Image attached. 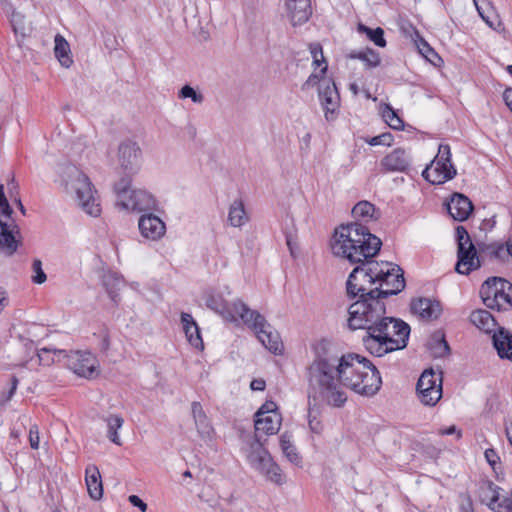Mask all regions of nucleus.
<instances>
[{
	"label": "nucleus",
	"mask_w": 512,
	"mask_h": 512,
	"mask_svg": "<svg viewBox=\"0 0 512 512\" xmlns=\"http://www.w3.org/2000/svg\"><path fill=\"white\" fill-rule=\"evenodd\" d=\"M454 433H457V438L461 437V432L457 430L456 426L452 425L448 428L440 430L441 435H452Z\"/></svg>",
	"instance_id": "nucleus-63"
},
{
	"label": "nucleus",
	"mask_w": 512,
	"mask_h": 512,
	"mask_svg": "<svg viewBox=\"0 0 512 512\" xmlns=\"http://www.w3.org/2000/svg\"><path fill=\"white\" fill-rule=\"evenodd\" d=\"M241 300H237L229 304L220 294L209 293L205 296V305L207 308L213 310L221 315L224 319L234 322L239 318L238 313L234 310V305Z\"/></svg>",
	"instance_id": "nucleus-19"
},
{
	"label": "nucleus",
	"mask_w": 512,
	"mask_h": 512,
	"mask_svg": "<svg viewBox=\"0 0 512 512\" xmlns=\"http://www.w3.org/2000/svg\"><path fill=\"white\" fill-rule=\"evenodd\" d=\"M470 321L473 325H475L478 329L491 333L495 332L497 329V321L493 317V315L484 309H478L473 311L470 314Z\"/></svg>",
	"instance_id": "nucleus-30"
},
{
	"label": "nucleus",
	"mask_w": 512,
	"mask_h": 512,
	"mask_svg": "<svg viewBox=\"0 0 512 512\" xmlns=\"http://www.w3.org/2000/svg\"><path fill=\"white\" fill-rule=\"evenodd\" d=\"M9 299L7 296L6 291L4 288L0 286V314L2 313L3 309L8 305Z\"/></svg>",
	"instance_id": "nucleus-61"
},
{
	"label": "nucleus",
	"mask_w": 512,
	"mask_h": 512,
	"mask_svg": "<svg viewBox=\"0 0 512 512\" xmlns=\"http://www.w3.org/2000/svg\"><path fill=\"white\" fill-rule=\"evenodd\" d=\"M55 348H42L38 352V358L40 364L50 365L54 361H58V357L54 354Z\"/></svg>",
	"instance_id": "nucleus-44"
},
{
	"label": "nucleus",
	"mask_w": 512,
	"mask_h": 512,
	"mask_svg": "<svg viewBox=\"0 0 512 512\" xmlns=\"http://www.w3.org/2000/svg\"><path fill=\"white\" fill-rule=\"evenodd\" d=\"M255 435L245 453L249 465L263 475L268 481L281 486L286 482L285 475L280 466L273 460L269 451L257 437V433L265 435L277 434L281 427L282 417L280 413H272L263 416H255Z\"/></svg>",
	"instance_id": "nucleus-4"
},
{
	"label": "nucleus",
	"mask_w": 512,
	"mask_h": 512,
	"mask_svg": "<svg viewBox=\"0 0 512 512\" xmlns=\"http://www.w3.org/2000/svg\"><path fill=\"white\" fill-rule=\"evenodd\" d=\"M456 239L458 244L457 263L455 270L462 275H468L470 272L478 269L481 264L477 251L467 230L463 226L456 228Z\"/></svg>",
	"instance_id": "nucleus-11"
},
{
	"label": "nucleus",
	"mask_w": 512,
	"mask_h": 512,
	"mask_svg": "<svg viewBox=\"0 0 512 512\" xmlns=\"http://www.w3.org/2000/svg\"><path fill=\"white\" fill-rule=\"evenodd\" d=\"M319 97L325 110L327 121L335 119V112L339 107V93L335 83L330 79H324L320 84Z\"/></svg>",
	"instance_id": "nucleus-14"
},
{
	"label": "nucleus",
	"mask_w": 512,
	"mask_h": 512,
	"mask_svg": "<svg viewBox=\"0 0 512 512\" xmlns=\"http://www.w3.org/2000/svg\"><path fill=\"white\" fill-rule=\"evenodd\" d=\"M381 240L368 227L353 222L340 225L330 240L331 252L335 257L358 264L373 258L380 250Z\"/></svg>",
	"instance_id": "nucleus-3"
},
{
	"label": "nucleus",
	"mask_w": 512,
	"mask_h": 512,
	"mask_svg": "<svg viewBox=\"0 0 512 512\" xmlns=\"http://www.w3.org/2000/svg\"><path fill=\"white\" fill-rule=\"evenodd\" d=\"M392 141V135L390 133H384L382 135H378V136H375V137H372L368 143L371 145V146H376V145H390Z\"/></svg>",
	"instance_id": "nucleus-51"
},
{
	"label": "nucleus",
	"mask_w": 512,
	"mask_h": 512,
	"mask_svg": "<svg viewBox=\"0 0 512 512\" xmlns=\"http://www.w3.org/2000/svg\"><path fill=\"white\" fill-rule=\"evenodd\" d=\"M138 228L141 236L151 241L160 240L166 233L165 222L153 213L141 215Z\"/></svg>",
	"instance_id": "nucleus-17"
},
{
	"label": "nucleus",
	"mask_w": 512,
	"mask_h": 512,
	"mask_svg": "<svg viewBox=\"0 0 512 512\" xmlns=\"http://www.w3.org/2000/svg\"><path fill=\"white\" fill-rule=\"evenodd\" d=\"M501 488L490 480H482L478 484V497L481 503L487 505L494 511L496 504L500 499Z\"/></svg>",
	"instance_id": "nucleus-27"
},
{
	"label": "nucleus",
	"mask_w": 512,
	"mask_h": 512,
	"mask_svg": "<svg viewBox=\"0 0 512 512\" xmlns=\"http://www.w3.org/2000/svg\"><path fill=\"white\" fill-rule=\"evenodd\" d=\"M285 7L293 26L307 22L312 14L310 0H286Z\"/></svg>",
	"instance_id": "nucleus-21"
},
{
	"label": "nucleus",
	"mask_w": 512,
	"mask_h": 512,
	"mask_svg": "<svg viewBox=\"0 0 512 512\" xmlns=\"http://www.w3.org/2000/svg\"><path fill=\"white\" fill-rule=\"evenodd\" d=\"M29 442L32 449H38L40 443L39 429L37 425H32L29 429Z\"/></svg>",
	"instance_id": "nucleus-52"
},
{
	"label": "nucleus",
	"mask_w": 512,
	"mask_h": 512,
	"mask_svg": "<svg viewBox=\"0 0 512 512\" xmlns=\"http://www.w3.org/2000/svg\"><path fill=\"white\" fill-rule=\"evenodd\" d=\"M132 190L131 179L129 176L123 177L118 182H116L114 185V192L117 196L116 205L120 206Z\"/></svg>",
	"instance_id": "nucleus-38"
},
{
	"label": "nucleus",
	"mask_w": 512,
	"mask_h": 512,
	"mask_svg": "<svg viewBox=\"0 0 512 512\" xmlns=\"http://www.w3.org/2000/svg\"><path fill=\"white\" fill-rule=\"evenodd\" d=\"M493 346L501 359L512 361V333L504 327H498L492 336Z\"/></svg>",
	"instance_id": "nucleus-25"
},
{
	"label": "nucleus",
	"mask_w": 512,
	"mask_h": 512,
	"mask_svg": "<svg viewBox=\"0 0 512 512\" xmlns=\"http://www.w3.org/2000/svg\"><path fill=\"white\" fill-rule=\"evenodd\" d=\"M55 47H54V54L55 57L58 59L60 64L65 67L69 68L72 63V57H71V51H70V45L67 42V40L60 34H57L55 36Z\"/></svg>",
	"instance_id": "nucleus-32"
},
{
	"label": "nucleus",
	"mask_w": 512,
	"mask_h": 512,
	"mask_svg": "<svg viewBox=\"0 0 512 512\" xmlns=\"http://www.w3.org/2000/svg\"><path fill=\"white\" fill-rule=\"evenodd\" d=\"M352 215L357 223H368L380 217V211L369 201H360L352 209Z\"/></svg>",
	"instance_id": "nucleus-29"
},
{
	"label": "nucleus",
	"mask_w": 512,
	"mask_h": 512,
	"mask_svg": "<svg viewBox=\"0 0 512 512\" xmlns=\"http://www.w3.org/2000/svg\"><path fill=\"white\" fill-rule=\"evenodd\" d=\"M309 399H321L333 407L347 401L343 388L363 396H373L381 388L382 379L376 366L358 354H338L323 347L308 367Z\"/></svg>",
	"instance_id": "nucleus-1"
},
{
	"label": "nucleus",
	"mask_w": 512,
	"mask_h": 512,
	"mask_svg": "<svg viewBox=\"0 0 512 512\" xmlns=\"http://www.w3.org/2000/svg\"><path fill=\"white\" fill-rule=\"evenodd\" d=\"M382 117L386 123L395 130H400L404 126L403 120L398 116L396 111L389 105H385L382 109Z\"/></svg>",
	"instance_id": "nucleus-39"
},
{
	"label": "nucleus",
	"mask_w": 512,
	"mask_h": 512,
	"mask_svg": "<svg viewBox=\"0 0 512 512\" xmlns=\"http://www.w3.org/2000/svg\"><path fill=\"white\" fill-rule=\"evenodd\" d=\"M250 387L254 391H262L265 389V381L262 379H255L251 382Z\"/></svg>",
	"instance_id": "nucleus-62"
},
{
	"label": "nucleus",
	"mask_w": 512,
	"mask_h": 512,
	"mask_svg": "<svg viewBox=\"0 0 512 512\" xmlns=\"http://www.w3.org/2000/svg\"><path fill=\"white\" fill-rule=\"evenodd\" d=\"M191 414L194 420V424L197 433L201 440L206 444H211L216 439V432L211 424L210 419L205 413L202 405L198 401H194L191 404Z\"/></svg>",
	"instance_id": "nucleus-15"
},
{
	"label": "nucleus",
	"mask_w": 512,
	"mask_h": 512,
	"mask_svg": "<svg viewBox=\"0 0 512 512\" xmlns=\"http://www.w3.org/2000/svg\"><path fill=\"white\" fill-rule=\"evenodd\" d=\"M449 215L456 221L463 222L468 219L473 211L471 200L461 193H454L447 203Z\"/></svg>",
	"instance_id": "nucleus-20"
},
{
	"label": "nucleus",
	"mask_w": 512,
	"mask_h": 512,
	"mask_svg": "<svg viewBox=\"0 0 512 512\" xmlns=\"http://www.w3.org/2000/svg\"><path fill=\"white\" fill-rule=\"evenodd\" d=\"M494 512H512V489L507 496L499 499Z\"/></svg>",
	"instance_id": "nucleus-47"
},
{
	"label": "nucleus",
	"mask_w": 512,
	"mask_h": 512,
	"mask_svg": "<svg viewBox=\"0 0 512 512\" xmlns=\"http://www.w3.org/2000/svg\"><path fill=\"white\" fill-rule=\"evenodd\" d=\"M310 52L313 57V64L316 66H320L319 56H320L321 60L324 62L323 51H322L321 45L320 44L310 45Z\"/></svg>",
	"instance_id": "nucleus-54"
},
{
	"label": "nucleus",
	"mask_w": 512,
	"mask_h": 512,
	"mask_svg": "<svg viewBox=\"0 0 512 512\" xmlns=\"http://www.w3.org/2000/svg\"><path fill=\"white\" fill-rule=\"evenodd\" d=\"M10 22L15 34H20L21 36L26 35V25H25V17L21 13L12 10L10 15Z\"/></svg>",
	"instance_id": "nucleus-40"
},
{
	"label": "nucleus",
	"mask_w": 512,
	"mask_h": 512,
	"mask_svg": "<svg viewBox=\"0 0 512 512\" xmlns=\"http://www.w3.org/2000/svg\"><path fill=\"white\" fill-rule=\"evenodd\" d=\"M239 319L251 328L262 345L275 355L283 352V342L279 333L266 321L265 317L256 310H251L244 302L234 305Z\"/></svg>",
	"instance_id": "nucleus-6"
},
{
	"label": "nucleus",
	"mask_w": 512,
	"mask_h": 512,
	"mask_svg": "<svg viewBox=\"0 0 512 512\" xmlns=\"http://www.w3.org/2000/svg\"><path fill=\"white\" fill-rule=\"evenodd\" d=\"M178 96L182 99L190 98L196 104H201L204 101V96L190 85L183 86L180 89Z\"/></svg>",
	"instance_id": "nucleus-43"
},
{
	"label": "nucleus",
	"mask_w": 512,
	"mask_h": 512,
	"mask_svg": "<svg viewBox=\"0 0 512 512\" xmlns=\"http://www.w3.org/2000/svg\"><path fill=\"white\" fill-rule=\"evenodd\" d=\"M348 58L363 61L367 68H375L381 63L379 53L371 48H366L362 51H351L348 54Z\"/></svg>",
	"instance_id": "nucleus-34"
},
{
	"label": "nucleus",
	"mask_w": 512,
	"mask_h": 512,
	"mask_svg": "<svg viewBox=\"0 0 512 512\" xmlns=\"http://www.w3.org/2000/svg\"><path fill=\"white\" fill-rule=\"evenodd\" d=\"M309 427L312 432L319 434L322 431V425L319 420L315 417L311 418V414H309Z\"/></svg>",
	"instance_id": "nucleus-57"
},
{
	"label": "nucleus",
	"mask_w": 512,
	"mask_h": 512,
	"mask_svg": "<svg viewBox=\"0 0 512 512\" xmlns=\"http://www.w3.org/2000/svg\"><path fill=\"white\" fill-rule=\"evenodd\" d=\"M485 251L489 256L496 259H502L507 254L506 246L497 243L487 245Z\"/></svg>",
	"instance_id": "nucleus-45"
},
{
	"label": "nucleus",
	"mask_w": 512,
	"mask_h": 512,
	"mask_svg": "<svg viewBox=\"0 0 512 512\" xmlns=\"http://www.w3.org/2000/svg\"><path fill=\"white\" fill-rule=\"evenodd\" d=\"M484 305L492 310L512 309V283L501 277H490L480 287Z\"/></svg>",
	"instance_id": "nucleus-8"
},
{
	"label": "nucleus",
	"mask_w": 512,
	"mask_h": 512,
	"mask_svg": "<svg viewBox=\"0 0 512 512\" xmlns=\"http://www.w3.org/2000/svg\"><path fill=\"white\" fill-rule=\"evenodd\" d=\"M431 163H435V165L439 166V164H444L448 167V165H453L451 161V150L448 144H440L438 148V153L431 161Z\"/></svg>",
	"instance_id": "nucleus-41"
},
{
	"label": "nucleus",
	"mask_w": 512,
	"mask_h": 512,
	"mask_svg": "<svg viewBox=\"0 0 512 512\" xmlns=\"http://www.w3.org/2000/svg\"><path fill=\"white\" fill-rule=\"evenodd\" d=\"M128 501L135 507H138L142 512L147 510V504L142 501L137 495H130Z\"/></svg>",
	"instance_id": "nucleus-56"
},
{
	"label": "nucleus",
	"mask_w": 512,
	"mask_h": 512,
	"mask_svg": "<svg viewBox=\"0 0 512 512\" xmlns=\"http://www.w3.org/2000/svg\"><path fill=\"white\" fill-rule=\"evenodd\" d=\"M456 174L457 170L454 165H448L447 167L444 164H439L437 166L435 163H430L422 172L423 178L433 185L443 184L453 179Z\"/></svg>",
	"instance_id": "nucleus-22"
},
{
	"label": "nucleus",
	"mask_w": 512,
	"mask_h": 512,
	"mask_svg": "<svg viewBox=\"0 0 512 512\" xmlns=\"http://www.w3.org/2000/svg\"><path fill=\"white\" fill-rule=\"evenodd\" d=\"M280 447L284 456L291 463L295 465H299L301 463V457L292 443V435L290 433L285 432L280 436Z\"/></svg>",
	"instance_id": "nucleus-35"
},
{
	"label": "nucleus",
	"mask_w": 512,
	"mask_h": 512,
	"mask_svg": "<svg viewBox=\"0 0 512 512\" xmlns=\"http://www.w3.org/2000/svg\"><path fill=\"white\" fill-rule=\"evenodd\" d=\"M0 209L2 213L6 216H10L12 213V208L10 207L8 200L4 194L3 185H0Z\"/></svg>",
	"instance_id": "nucleus-55"
},
{
	"label": "nucleus",
	"mask_w": 512,
	"mask_h": 512,
	"mask_svg": "<svg viewBox=\"0 0 512 512\" xmlns=\"http://www.w3.org/2000/svg\"><path fill=\"white\" fill-rule=\"evenodd\" d=\"M384 172H407L411 165L409 153L402 148H396L381 160Z\"/></svg>",
	"instance_id": "nucleus-18"
},
{
	"label": "nucleus",
	"mask_w": 512,
	"mask_h": 512,
	"mask_svg": "<svg viewBox=\"0 0 512 512\" xmlns=\"http://www.w3.org/2000/svg\"><path fill=\"white\" fill-rule=\"evenodd\" d=\"M272 413H279L278 407L274 401H266L256 412L255 416H263Z\"/></svg>",
	"instance_id": "nucleus-49"
},
{
	"label": "nucleus",
	"mask_w": 512,
	"mask_h": 512,
	"mask_svg": "<svg viewBox=\"0 0 512 512\" xmlns=\"http://www.w3.org/2000/svg\"><path fill=\"white\" fill-rule=\"evenodd\" d=\"M228 223L232 227L240 228L249 221L242 199H235L229 206Z\"/></svg>",
	"instance_id": "nucleus-31"
},
{
	"label": "nucleus",
	"mask_w": 512,
	"mask_h": 512,
	"mask_svg": "<svg viewBox=\"0 0 512 512\" xmlns=\"http://www.w3.org/2000/svg\"><path fill=\"white\" fill-rule=\"evenodd\" d=\"M18 379L16 376H12L11 377V384H10V387L7 391H4L2 393V397H1V405H4L6 403H8L12 397L14 396L16 390H17V387H18Z\"/></svg>",
	"instance_id": "nucleus-48"
},
{
	"label": "nucleus",
	"mask_w": 512,
	"mask_h": 512,
	"mask_svg": "<svg viewBox=\"0 0 512 512\" xmlns=\"http://www.w3.org/2000/svg\"><path fill=\"white\" fill-rule=\"evenodd\" d=\"M411 310L423 319H437L442 312L439 301L430 298H419L411 302Z\"/></svg>",
	"instance_id": "nucleus-24"
},
{
	"label": "nucleus",
	"mask_w": 512,
	"mask_h": 512,
	"mask_svg": "<svg viewBox=\"0 0 512 512\" xmlns=\"http://www.w3.org/2000/svg\"><path fill=\"white\" fill-rule=\"evenodd\" d=\"M460 512H474L472 500L469 496H467L461 503Z\"/></svg>",
	"instance_id": "nucleus-59"
},
{
	"label": "nucleus",
	"mask_w": 512,
	"mask_h": 512,
	"mask_svg": "<svg viewBox=\"0 0 512 512\" xmlns=\"http://www.w3.org/2000/svg\"><path fill=\"white\" fill-rule=\"evenodd\" d=\"M484 456L488 464L495 470L496 465L500 461V458L496 450H494L493 448H488L485 450Z\"/></svg>",
	"instance_id": "nucleus-53"
},
{
	"label": "nucleus",
	"mask_w": 512,
	"mask_h": 512,
	"mask_svg": "<svg viewBox=\"0 0 512 512\" xmlns=\"http://www.w3.org/2000/svg\"><path fill=\"white\" fill-rule=\"evenodd\" d=\"M103 285L111 300L117 304L119 301V291L123 285L122 278L116 273H107L103 277Z\"/></svg>",
	"instance_id": "nucleus-33"
},
{
	"label": "nucleus",
	"mask_w": 512,
	"mask_h": 512,
	"mask_svg": "<svg viewBox=\"0 0 512 512\" xmlns=\"http://www.w3.org/2000/svg\"><path fill=\"white\" fill-rule=\"evenodd\" d=\"M419 52L430 62H432L431 56H437V53L433 48L424 40L421 39L420 44L418 45Z\"/></svg>",
	"instance_id": "nucleus-50"
},
{
	"label": "nucleus",
	"mask_w": 512,
	"mask_h": 512,
	"mask_svg": "<svg viewBox=\"0 0 512 512\" xmlns=\"http://www.w3.org/2000/svg\"><path fill=\"white\" fill-rule=\"evenodd\" d=\"M107 436L116 445H121L120 437L118 435V430L122 427L124 420L119 415H110L107 419Z\"/></svg>",
	"instance_id": "nucleus-37"
},
{
	"label": "nucleus",
	"mask_w": 512,
	"mask_h": 512,
	"mask_svg": "<svg viewBox=\"0 0 512 512\" xmlns=\"http://www.w3.org/2000/svg\"><path fill=\"white\" fill-rule=\"evenodd\" d=\"M352 272L349 274L346 282V293L348 298L356 299L349 308V317H354L357 312V306L362 305L363 307L373 306L375 302H382L377 297V262L376 261H364L359 263Z\"/></svg>",
	"instance_id": "nucleus-5"
},
{
	"label": "nucleus",
	"mask_w": 512,
	"mask_h": 512,
	"mask_svg": "<svg viewBox=\"0 0 512 512\" xmlns=\"http://www.w3.org/2000/svg\"><path fill=\"white\" fill-rule=\"evenodd\" d=\"M32 276L31 280L35 284H43L47 280L46 273L42 268V262L40 259H34L32 262Z\"/></svg>",
	"instance_id": "nucleus-42"
},
{
	"label": "nucleus",
	"mask_w": 512,
	"mask_h": 512,
	"mask_svg": "<svg viewBox=\"0 0 512 512\" xmlns=\"http://www.w3.org/2000/svg\"><path fill=\"white\" fill-rule=\"evenodd\" d=\"M356 308V315L348 318V326L352 330H366L362 341L370 354L382 357L407 346L410 326L401 319L386 316L384 302H375L374 307L358 305Z\"/></svg>",
	"instance_id": "nucleus-2"
},
{
	"label": "nucleus",
	"mask_w": 512,
	"mask_h": 512,
	"mask_svg": "<svg viewBox=\"0 0 512 512\" xmlns=\"http://www.w3.org/2000/svg\"><path fill=\"white\" fill-rule=\"evenodd\" d=\"M475 7L480 15V17L489 25H492V23L489 21V16L486 14L490 8L491 3L489 0H473Z\"/></svg>",
	"instance_id": "nucleus-46"
},
{
	"label": "nucleus",
	"mask_w": 512,
	"mask_h": 512,
	"mask_svg": "<svg viewBox=\"0 0 512 512\" xmlns=\"http://www.w3.org/2000/svg\"><path fill=\"white\" fill-rule=\"evenodd\" d=\"M437 341L439 343L440 348L442 349V351L439 353V356H443V355L449 353L450 348H449V345H448L447 341L445 340L444 336L443 335L439 336L437 338Z\"/></svg>",
	"instance_id": "nucleus-60"
},
{
	"label": "nucleus",
	"mask_w": 512,
	"mask_h": 512,
	"mask_svg": "<svg viewBox=\"0 0 512 512\" xmlns=\"http://www.w3.org/2000/svg\"><path fill=\"white\" fill-rule=\"evenodd\" d=\"M377 297L384 302L389 296L397 295L405 288L403 270L393 263L377 262Z\"/></svg>",
	"instance_id": "nucleus-9"
},
{
	"label": "nucleus",
	"mask_w": 512,
	"mask_h": 512,
	"mask_svg": "<svg viewBox=\"0 0 512 512\" xmlns=\"http://www.w3.org/2000/svg\"><path fill=\"white\" fill-rule=\"evenodd\" d=\"M359 33L365 34L367 38L372 41L376 46L384 48L387 44L384 38V30L381 27L372 29L362 23L357 26Z\"/></svg>",
	"instance_id": "nucleus-36"
},
{
	"label": "nucleus",
	"mask_w": 512,
	"mask_h": 512,
	"mask_svg": "<svg viewBox=\"0 0 512 512\" xmlns=\"http://www.w3.org/2000/svg\"><path fill=\"white\" fill-rule=\"evenodd\" d=\"M119 207L138 212L152 211L157 208V201L146 190L133 189Z\"/></svg>",
	"instance_id": "nucleus-16"
},
{
	"label": "nucleus",
	"mask_w": 512,
	"mask_h": 512,
	"mask_svg": "<svg viewBox=\"0 0 512 512\" xmlns=\"http://www.w3.org/2000/svg\"><path fill=\"white\" fill-rule=\"evenodd\" d=\"M20 244L19 230L16 227L10 229L7 223L0 220V253L12 256Z\"/></svg>",
	"instance_id": "nucleus-23"
},
{
	"label": "nucleus",
	"mask_w": 512,
	"mask_h": 512,
	"mask_svg": "<svg viewBox=\"0 0 512 512\" xmlns=\"http://www.w3.org/2000/svg\"><path fill=\"white\" fill-rule=\"evenodd\" d=\"M181 322L188 342L197 349H203L204 344L200 334L199 326L189 313H181Z\"/></svg>",
	"instance_id": "nucleus-28"
},
{
	"label": "nucleus",
	"mask_w": 512,
	"mask_h": 512,
	"mask_svg": "<svg viewBox=\"0 0 512 512\" xmlns=\"http://www.w3.org/2000/svg\"><path fill=\"white\" fill-rule=\"evenodd\" d=\"M319 81V77L316 74H311L303 84V88L314 86Z\"/></svg>",
	"instance_id": "nucleus-64"
},
{
	"label": "nucleus",
	"mask_w": 512,
	"mask_h": 512,
	"mask_svg": "<svg viewBox=\"0 0 512 512\" xmlns=\"http://www.w3.org/2000/svg\"><path fill=\"white\" fill-rule=\"evenodd\" d=\"M416 392L419 401L425 406H435L442 398V373L437 374L433 369H426L420 375Z\"/></svg>",
	"instance_id": "nucleus-12"
},
{
	"label": "nucleus",
	"mask_w": 512,
	"mask_h": 512,
	"mask_svg": "<svg viewBox=\"0 0 512 512\" xmlns=\"http://www.w3.org/2000/svg\"><path fill=\"white\" fill-rule=\"evenodd\" d=\"M142 151L136 141L126 139L118 146L117 161L123 171L136 173L141 165Z\"/></svg>",
	"instance_id": "nucleus-13"
},
{
	"label": "nucleus",
	"mask_w": 512,
	"mask_h": 512,
	"mask_svg": "<svg viewBox=\"0 0 512 512\" xmlns=\"http://www.w3.org/2000/svg\"><path fill=\"white\" fill-rule=\"evenodd\" d=\"M58 361L65 360V365L76 375L93 379L99 374V363L96 357L88 351L54 350Z\"/></svg>",
	"instance_id": "nucleus-10"
},
{
	"label": "nucleus",
	"mask_w": 512,
	"mask_h": 512,
	"mask_svg": "<svg viewBox=\"0 0 512 512\" xmlns=\"http://www.w3.org/2000/svg\"><path fill=\"white\" fill-rule=\"evenodd\" d=\"M8 191L11 197H17L18 192V183L15 181L14 176L10 179V181L7 183Z\"/></svg>",
	"instance_id": "nucleus-58"
},
{
	"label": "nucleus",
	"mask_w": 512,
	"mask_h": 512,
	"mask_svg": "<svg viewBox=\"0 0 512 512\" xmlns=\"http://www.w3.org/2000/svg\"><path fill=\"white\" fill-rule=\"evenodd\" d=\"M85 481L89 496L93 500H99L103 496V485L99 469L94 464H89L85 469Z\"/></svg>",
	"instance_id": "nucleus-26"
},
{
	"label": "nucleus",
	"mask_w": 512,
	"mask_h": 512,
	"mask_svg": "<svg viewBox=\"0 0 512 512\" xmlns=\"http://www.w3.org/2000/svg\"><path fill=\"white\" fill-rule=\"evenodd\" d=\"M69 180L66 181V190L76 195L79 206L90 216L97 217L101 213L97 191L94 189L89 177L82 171L72 167L68 171Z\"/></svg>",
	"instance_id": "nucleus-7"
}]
</instances>
